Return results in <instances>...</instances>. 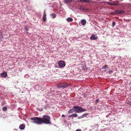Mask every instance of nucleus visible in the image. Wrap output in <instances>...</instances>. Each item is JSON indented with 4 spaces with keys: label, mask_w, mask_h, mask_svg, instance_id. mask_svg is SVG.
<instances>
[{
    "label": "nucleus",
    "mask_w": 131,
    "mask_h": 131,
    "mask_svg": "<svg viewBox=\"0 0 131 131\" xmlns=\"http://www.w3.org/2000/svg\"><path fill=\"white\" fill-rule=\"evenodd\" d=\"M30 119L32 121V123L38 125L43 123L47 124H51L50 117L47 115H43L42 118L36 117L31 118Z\"/></svg>",
    "instance_id": "nucleus-1"
},
{
    "label": "nucleus",
    "mask_w": 131,
    "mask_h": 131,
    "mask_svg": "<svg viewBox=\"0 0 131 131\" xmlns=\"http://www.w3.org/2000/svg\"><path fill=\"white\" fill-rule=\"evenodd\" d=\"M73 108L74 109V112L77 113H81L86 111V110L79 106H74Z\"/></svg>",
    "instance_id": "nucleus-2"
},
{
    "label": "nucleus",
    "mask_w": 131,
    "mask_h": 131,
    "mask_svg": "<svg viewBox=\"0 0 131 131\" xmlns=\"http://www.w3.org/2000/svg\"><path fill=\"white\" fill-rule=\"evenodd\" d=\"M68 84H67L66 83H60L57 85V87L58 88H61L63 89L66 88V87L68 86Z\"/></svg>",
    "instance_id": "nucleus-3"
},
{
    "label": "nucleus",
    "mask_w": 131,
    "mask_h": 131,
    "mask_svg": "<svg viewBox=\"0 0 131 131\" xmlns=\"http://www.w3.org/2000/svg\"><path fill=\"white\" fill-rule=\"evenodd\" d=\"M58 64L60 68H63L66 65L65 62L62 61H60L59 62Z\"/></svg>",
    "instance_id": "nucleus-4"
},
{
    "label": "nucleus",
    "mask_w": 131,
    "mask_h": 131,
    "mask_svg": "<svg viewBox=\"0 0 131 131\" xmlns=\"http://www.w3.org/2000/svg\"><path fill=\"white\" fill-rule=\"evenodd\" d=\"M97 36L94 34H93L90 37V39L93 40H95L97 39Z\"/></svg>",
    "instance_id": "nucleus-5"
},
{
    "label": "nucleus",
    "mask_w": 131,
    "mask_h": 131,
    "mask_svg": "<svg viewBox=\"0 0 131 131\" xmlns=\"http://www.w3.org/2000/svg\"><path fill=\"white\" fill-rule=\"evenodd\" d=\"M1 76L3 77H5L7 76V74L6 72H3L1 74Z\"/></svg>",
    "instance_id": "nucleus-6"
},
{
    "label": "nucleus",
    "mask_w": 131,
    "mask_h": 131,
    "mask_svg": "<svg viewBox=\"0 0 131 131\" xmlns=\"http://www.w3.org/2000/svg\"><path fill=\"white\" fill-rule=\"evenodd\" d=\"M81 24L82 25L84 26L86 24V21L85 20L83 19L81 20Z\"/></svg>",
    "instance_id": "nucleus-7"
},
{
    "label": "nucleus",
    "mask_w": 131,
    "mask_h": 131,
    "mask_svg": "<svg viewBox=\"0 0 131 131\" xmlns=\"http://www.w3.org/2000/svg\"><path fill=\"white\" fill-rule=\"evenodd\" d=\"M25 126L23 124H21L19 127V128L20 129L22 130L25 128Z\"/></svg>",
    "instance_id": "nucleus-8"
},
{
    "label": "nucleus",
    "mask_w": 131,
    "mask_h": 131,
    "mask_svg": "<svg viewBox=\"0 0 131 131\" xmlns=\"http://www.w3.org/2000/svg\"><path fill=\"white\" fill-rule=\"evenodd\" d=\"M50 16L51 18L54 19L56 17V15L54 13H52L50 14Z\"/></svg>",
    "instance_id": "nucleus-9"
},
{
    "label": "nucleus",
    "mask_w": 131,
    "mask_h": 131,
    "mask_svg": "<svg viewBox=\"0 0 131 131\" xmlns=\"http://www.w3.org/2000/svg\"><path fill=\"white\" fill-rule=\"evenodd\" d=\"M66 20L68 22H71L73 21V19L71 17H68L67 18Z\"/></svg>",
    "instance_id": "nucleus-10"
},
{
    "label": "nucleus",
    "mask_w": 131,
    "mask_h": 131,
    "mask_svg": "<svg viewBox=\"0 0 131 131\" xmlns=\"http://www.w3.org/2000/svg\"><path fill=\"white\" fill-rule=\"evenodd\" d=\"M46 15L45 14H43L42 17V19L44 21H46Z\"/></svg>",
    "instance_id": "nucleus-11"
},
{
    "label": "nucleus",
    "mask_w": 131,
    "mask_h": 131,
    "mask_svg": "<svg viewBox=\"0 0 131 131\" xmlns=\"http://www.w3.org/2000/svg\"><path fill=\"white\" fill-rule=\"evenodd\" d=\"M74 112V109L73 108H73L72 109H71L68 112V113L69 114L70 113H73Z\"/></svg>",
    "instance_id": "nucleus-12"
},
{
    "label": "nucleus",
    "mask_w": 131,
    "mask_h": 131,
    "mask_svg": "<svg viewBox=\"0 0 131 131\" xmlns=\"http://www.w3.org/2000/svg\"><path fill=\"white\" fill-rule=\"evenodd\" d=\"M72 2V0H64V2L65 3H69Z\"/></svg>",
    "instance_id": "nucleus-13"
},
{
    "label": "nucleus",
    "mask_w": 131,
    "mask_h": 131,
    "mask_svg": "<svg viewBox=\"0 0 131 131\" xmlns=\"http://www.w3.org/2000/svg\"><path fill=\"white\" fill-rule=\"evenodd\" d=\"M88 113H85L83 115H82V117L83 118L86 117L88 115Z\"/></svg>",
    "instance_id": "nucleus-14"
},
{
    "label": "nucleus",
    "mask_w": 131,
    "mask_h": 131,
    "mask_svg": "<svg viewBox=\"0 0 131 131\" xmlns=\"http://www.w3.org/2000/svg\"><path fill=\"white\" fill-rule=\"evenodd\" d=\"M119 10H116L114 11L115 14H119L118 13Z\"/></svg>",
    "instance_id": "nucleus-15"
},
{
    "label": "nucleus",
    "mask_w": 131,
    "mask_h": 131,
    "mask_svg": "<svg viewBox=\"0 0 131 131\" xmlns=\"http://www.w3.org/2000/svg\"><path fill=\"white\" fill-rule=\"evenodd\" d=\"M124 12V11L122 10H119V11H118L119 14H123V13Z\"/></svg>",
    "instance_id": "nucleus-16"
},
{
    "label": "nucleus",
    "mask_w": 131,
    "mask_h": 131,
    "mask_svg": "<svg viewBox=\"0 0 131 131\" xmlns=\"http://www.w3.org/2000/svg\"><path fill=\"white\" fill-rule=\"evenodd\" d=\"M3 111H7V109L6 107H4L2 109Z\"/></svg>",
    "instance_id": "nucleus-17"
},
{
    "label": "nucleus",
    "mask_w": 131,
    "mask_h": 131,
    "mask_svg": "<svg viewBox=\"0 0 131 131\" xmlns=\"http://www.w3.org/2000/svg\"><path fill=\"white\" fill-rule=\"evenodd\" d=\"M73 117H76L78 115L76 113H74L73 114Z\"/></svg>",
    "instance_id": "nucleus-18"
},
{
    "label": "nucleus",
    "mask_w": 131,
    "mask_h": 131,
    "mask_svg": "<svg viewBox=\"0 0 131 131\" xmlns=\"http://www.w3.org/2000/svg\"><path fill=\"white\" fill-rule=\"evenodd\" d=\"M112 26L113 27H114V26L115 25H116V23L115 22H113L112 23Z\"/></svg>",
    "instance_id": "nucleus-19"
},
{
    "label": "nucleus",
    "mask_w": 131,
    "mask_h": 131,
    "mask_svg": "<svg viewBox=\"0 0 131 131\" xmlns=\"http://www.w3.org/2000/svg\"><path fill=\"white\" fill-rule=\"evenodd\" d=\"M107 68V65H105L102 68L104 69L105 68Z\"/></svg>",
    "instance_id": "nucleus-20"
},
{
    "label": "nucleus",
    "mask_w": 131,
    "mask_h": 131,
    "mask_svg": "<svg viewBox=\"0 0 131 131\" xmlns=\"http://www.w3.org/2000/svg\"><path fill=\"white\" fill-rule=\"evenodd\" d=\"M119 4L117 3H113V6L115 5V6H118L119 5Z\"/></svg>",
    "instance_id": "nucleus-21"
},
{
    "label": "nucleus",
    "mask_w": 131,
    "mask_h": 131,
    "mask_svg": "<svg viewBox=\"0 0 131 131\" xmlns=\"http://www.w3.org/2000/svg\"><path fill=\"white\" fill-rule=\"evenodd\" d=\"M99 99H96V103H97V102H99Z\"/></svg>",
    "instance_id": "nucleus-22"
},
{
    "label": "nucleus",
    "mask_w": 131,
    "mask_h": 131,
    "mask_svg": "<svg viewBox=\"0 0 131 131\" xmlns=\"http://www.w3.org/2000/svg\"><path fill=\"white\" fill-rule=\"evenodd\" d=\"M108 4L110 5H112L113 6V3H108Z\"/></svg>",
    "instance_id": "nucleus-23"
},
{
    "label": "nucleus",
    "mask_w": 131,
    "mask_h": 131,
    "mask_svg": "<svg viewBox=\"0 0 131 131\" xmlns=\"http://www.w3.org/2000/svg\"><path fill=\"white\" fill-rule=\"evenodd\" d=\"M111 15H113L115 14L114 12H112L111 13Z\"/></svg>",
    "instance_id": "nucleus-24"
},
{
    "label": "nucleus",
    "mask_w": 131,
    "mask_h": 131,
    "mask_svg": "<svg viewBox=\"0 0 131 131\" xmlns=\"http://www.w3.org/2000/svg\"><path fill=\"white\" fill-rule=\"evenodd\" d=\"M113 72V71L112 70L109 71V73L110 74L112 73Z\"/></svg>",
    "instance_id": "nucleus-25"
},
{
    "label": "nucleus",
    "mask_w": 131,
    "mask_h": 131,
    "mask_svg": "<svg viewBox=\"0 0 131 131\" xmlns=\"http://www.w3.org/2000/svg\"><path fill=\"white\" fill-rule=\"evenodd\" d=\"M83 117H82V116H80V117H79L78 118L79 119H80L81 118H83Z\"/></svg>",
    "instance_id": "nucleus-26"
},
{
    "label": "nucleus",
    "mask_w": 131,
    "mask_h": 131,
    "mask_svg": "<svg viewBox=\"0 0 131 131\" xmlns=\"http://www.w3.org/2000/svg\"><path fill=\"white\" fill-rule=\"evenodd\" d=\"M62 117H66V116L65 115H64L63 114L62 115Z\"/></svg>",
    "instance_id": "nucleus-27"
},
{
    "label": "nucleus",
    "mask_w": 131,
    "mask_h": 131,
    "mask_svg": "<svg viewBox=\"0 0 131 131\" xmlns=\"http://www.w3.org/2000/svg\"><path fill=\"white\" fill-rule=\"evenodd\" d=\"M75 131H81V130L80 129H77Z\"/></svg>",
    "instance_id": "nucleus-28"
},
{
    "label": "nucleus",
    "mask_w": 131,
    "mask_h": 131,
    "mask_svg": "<svg viewBox=\"0 0 131 131\" xmlns=\"http://www.w3.org/2000/svg\"><path fill=\"white\" fill-rule=\"evenodd\" d=\"M28 29L27 28H25V31H28Z\"/></svg>",
    "instance_id": "nucleus-29"
},
{
    "label": "nucleus",
    "mask_w": 131,
    "mask_h": 131,
    "mask_svg": "<svg viewBox=\"0 0 131 131\" xmlns=\"http://www.w3.org/2000/svg\"><path fill=\"white\" fill-rule=\"evenodd\" d=\"M73 117V114L72 115H71L70 116H69L68 117Z\"/></svg>",
    "instance_id": "nucleus-30"
},
{
    "label": "nucleus",
    "mask_w": 131,
    "mask_h": 131,
    "mask_svg": "<svg viewBox=\"0 0 131 131\" xmlns=\"http://www.w3.org/2000/svg\"><path fill=\"white\" fill-rule=\"evenodd\" d=\"M128 104L130 105H131V101L130 102V103H128Z\"/></svg>",
    "instance_id": "nucleus-31"
},
{
    "label": "nucleus",
    "mask_w": 131,
    "mask_h": 131,
    "mask_svg": "<svg viewBox=\"0 0 131 131\" xmlns=\"http://www.w3.org/2000/svg\"><path fill=\"white\" fill-rule=\"evenodd\" d=\"M25 1H26V0H25Z\"/></svg>",
    "instance_id": "nucleus-32"
}]
</instances>
